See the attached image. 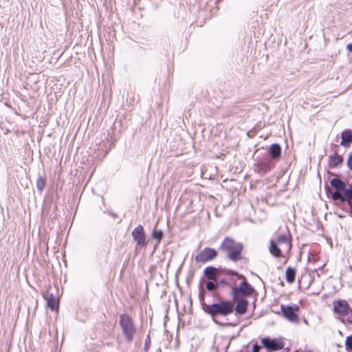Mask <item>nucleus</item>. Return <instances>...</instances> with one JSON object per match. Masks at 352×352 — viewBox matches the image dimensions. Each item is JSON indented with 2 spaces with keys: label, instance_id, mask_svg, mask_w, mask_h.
Instances as JSON below:
<instances>
[{
  "label": "nucleus",
  "instance_id": "f257e3e1",
  "mask_svg": "<svg viewBox=\"0 0 352 352\" xmlns=\"http://www.w3.org/2000/svg\"><path fill=\"white\" fill-rule=\"evenodd\" d=\"M244 245L241 242L236 241L230 236H226L219 246V250L226 253V258L234 263L243 258Z\"/></svg>",
  "mask_w": 352,
  "mask_h": 352
},
{
  "label": "nucleus",
  "instance_id": "f03ea898",
  "mask_svg": "<svg viewBox=\"0 0 352 352\" xmlns=\"http://www.w3.org/2000/svg\"><path fill=\"white\" fill-rule=\"evenodd\" d=\"M346 184L340 178L335 177L324 184V190L327 196L331 198L333 201H345V195L346 191Z\"/></svg>",
  "mask_w": 352,
  "mask_h": 352
},
{
  "label": "nucleus",
  "instance_id": "7ed1b4c3",
  "mask_svg": "<svg viewBox=\"0 0 352 352\" xmlns=\"http://www.w3.org/2000/svg\"><path fill=\"white\" fill-rule=\"evenodd\" d=\"M218 300L217 302L205 306L207 309L205 313L210 315L216 324H219L215 319L217 316H228L234 312V305L231 301L223 300L221 297Z\"/></svg>",
  "mask_w": 352,
  "mask_h": 352
},
{
  "label": "nucleus",
  "instance_id": "20e7f679",
  "mask_svg": "<svg viewBox=\"0 0 352 352\" xmlns=\"http://www.w3.org/2000/svg\"><path fill=\"white\" fill-rule=\"evenodd\" d=\"M221 273V276L218 279L220 287H229L231 290L236 286L238 280L244 278V276L237 271L226 267H223Z\"/></svg>",
  "mask_w": 352,
  "mask_h": 352
},
{
  "label": "nucleus",
  "instance_id": "39448f33",
  "mask_svg": "<svg viewBox=\"0 0 352 352\" xmlns=\"http://www.w3.org/2000/svg\"><path fill=\"white\" fill-rule=\"evenodd\" d=\"M272 158H270L265 153L256 156V162L254 164L256 173L263 176L270 171L274 166L275 163Z\"/></svg>",
  "mask_w": 352,
  "mask_h": 352
},
{
  "label": "nucleus",
  "instance_id": "423d86ee",
  "mask_svg": "<svg viewBox=\"0 0 352 352\" xmlns=\"http://www.w3.org/2000/svg\"><path fill=\"white\" fill-rule=\"evenodd\" d=\"M241 279H243V280L240 283L239 285L233 287L231 290L230 294L234 300H236L239 295L241 298H245L246 297L252 296L253 294H257L256 289L248 282L245 276Z\"/></svg>",
  "mask_w": 352,
  "mask_h": 352
},
{
  "label": "nucleus",
  "instance_id": "0eeeda50",
  "mask_svg": "<svg viewBox=\"0 0 352 352\" xmlns=\"http://www.w3.org/2000/svg\"><path fill=\"white\" fill-rule=\"evenodd\" d=\"M119 323L126 340L131 341L135 333V327L132 318L126 314H121L119 318Z\"/></svg>",
  "mask_w": 352,
  "mask_h": 352
},
{
  "label": "nucleus",
  "instance_id": "6e6552de",
  "mask_svg": "<svg viewBox=\"0 0 352 352\" xmlns=\"http://www.w3.org/2000/svg\"><path fill=\"white\" fill-rule=\"evenodd\" d=\"M280 310L283 316L289 322L297 323L299 322L298 312L300 307L298 305H281Z\"/></svg>",
  "mask_w": 352,
  "mask_h": 352
},
{
  "label": "nucleus",
  "instance_id": "1a4fd4ad",
  "mask_svg": "<svg viewBox=\"0 0 352 352\" xmlns=\"http://www.w3.org/2000/svg\"><path fill=\"white\" fill-rule=\"evenodd\" d=\"M218 256V252L212 248H205L195 256L197 263H206L213 261Z\"/></svg>",
  "mask_w": 352,
  "mask_h": 352
},
{
  "label": "nucleus",
  "instance_id": "9d476101",
  "mask_svg": "<svg viewBox=\"0 0 352 352\" xmlns=\"http://www.w3.org/2000/svg\"><path fill=\"white\" fill-rule=\"evenodd\" d=\"M333 305V312L340 316L344 317L346 314H349V311H351L352 308L345 300L339 299L334 300Z\"/></svg>",
  "mask_w": 352,
  "mask_h": 352
},
{
  "label": "nucleus",
  "instance_id": "9b49d317",
  "mask_svg": "<svg viewBox=\"0 0 352 352\" xmlns=\"http://www.w3.org/2000/svg\"><path fill=\"white\" fill-rule=\"evenodd\" d=\"M222 267L208 266L204 270V276L210 280H218L221 276Z\"/></svg>",
  "mask_w": 352,
  "mask_h": 352
},
{
  "label": "nucleus",
  "instance_id": "f8f14e48",
  "mask_svg": "<svg viewBox=\"0 0 352 352\" xmlns=\"http://www.w3.org/2000/svg\"><path fill=\"white\" fill-rule=\"evenodd\" d=\"M343 162V157L335 151L333 154L329 156L328 166L329 168H338L341 167Z\"/></svg>",
  "mask_w": 352,
  "mask_h": 352
},
{
  "label": "nucleus",
  "instance_id": "ddd939ff",
  "mask_svg": "<svg viewBox=\"0 0 352 352\" xmlns=\"http://www.w3.org/2000/svg\"><path fill=\"white\" fill-rule=\"evenodd\" d=\"M265 153L269 155L270 158H272L277 162L281 157L282 148L279 144L273 143L270 146L269 150Z\"/></svg>",
  "mask_w": 352,
  "mask_h": 352
},
{
  "label": "nucleus",
  "instance_id": "4468645a",
  "mask_svg": "<svg viewBox=\"0 0 352 352\" xmlns=\"http://www.w3.org/2000/svg\"><path fill=\"white\" fill-rule=\"evenodd\" d=\"M220 287L218 280H210L206 283V288L207 291L212 292V296L216 299H220L221 295L217 291L218 288Z\"/></svg>",
  "mask_w": 352,
  "mask_h": 352
},
{
  "label": "nucleus",
  "instance_id": "2eb2a0df",
  "mask_svg": "<svg viewBox=\"0 0 352 352\" xmlns=\"http://www.w3.org/2000/svg\"><path fill=\"white\" fill-rule=\"evenodd\" d=\"M249 306V301L245 298H241L234 306V311L236 315H243L246 313Z\"/></svg>",
  "mask_w": 352,
  "mask_h": 352
},
{
  "label": "nucleus",
  "instance_id": "dca6fc26",
  "mask_svg": "<svg viewBox=\"0 0 352 352\" xmlns=\"http://www.w3.org/2000/svg\"><path fill=\"white\" fill-rule=\"evenodd\" d=\"M44 298L47 300V307L52 311L57 310L59 305V300L57 295L47 292Z\"/></svg>",
  "mask_w": 352,
  "mask_h": 352
},
{
  "label": "nucleus",
  "instance_id": "f3484780",
  "mask_svg": "<svg viewBox=\"0 0 352 352\" xmlns=\"http://www.w3.org/2000/svg\"><path fill=\"white\" fill-rule=\"evenodd\" d=\"M341 142L340 144L344 148L350 147L352 144V130L344 129L340 134Z\"/></svg>",
  "mask_w": 352,
  "mask_h": 352
},
{
  "label": "nucleus",
  "instance_id": "a211bd4d",
  "mask_svg": "<svg viewBox=\"0 0 352 352\" xmlns=\"http://www.w3.org/2000/svg\"><path fill=\"white\" fill-rule=\"evenodd\" d=\"M132 236L133 239L137 242L138 244H145V234L143 227L142 226H138L133 230V231L132 232Z\"/></svg>",
  "mask_w": 352,
  "mask_h": 352
},
{
  "label": "nucleus",
  "instance_id": "6ab92c4d",
  "mask_svg": "<svg viewBox=\"0 0 352 352\" xmlns=\"http://www.w3.org/2000/svg\"><path fill=\"white\" fill-rule=\"evenodd\" d=\"M269 251L270 253L276 258L283 256L280 248L277 245L276 242L273 239H270V241Z\"/></svg>",
  "mask_w": 352,
  "mask_h": 352
},
{
  "label": "nucleus",
  "instance_id": "aec40b11",
  "mask_svg": "<svg viewBox=\"0 0 352 352\" xmlns=\"http://www.w3.org/2000/svg\"><path fill=\"white\" fill-rule=\"evenodd\" d=\"M284 346L285 344L281 338H272L269 352L281 350L284 348Z\"/></svg>",
  "mask_w": 352,
  "mask_h": 352
},
{
  "label": "nucleus",
  "instance_id": "412c9836",
  "mask_svg": "<svg viewBox=\"0 0 352 352\" xmlns=\"http://www.w3.org/2000/svg\"><path fill=\"white\" fill-rule=\"evenodd\" d=\"M278 243H285L288 248L287 254H289L292 248V243L291 239H289L288 236L286 234H279L277 236L276 241Z\"/></svg>",
  "mask_w": 352,
  "mask_h": 352
},
{
  "label": "nucleus",
  "instance_id": "4be33fe9",
  "mask_svg": "<svg viewBox=\"0 0 352 352\" xmlns=\"http://www.w3.org/2000/svg\"><path fill=\"white\" fill-rule=\"evenodd\" d=\"M296 269L292 267H288L285 271L286 281L289 284H292L293 283H294L296 279Z\"/></svg>",
  "mask_w": 352,
  "mask_h": 352
},
{
  "label": "nucleus",
  "instance_id": "5701e85b",
  "mask_svg": "<svg viewBox=\"0 0 352 352\" xmlns=\"http://www.w3.org/2000/svg\"><path fill=\"white\" fill-rule=\"evenodd\" d=\"M202 281L200 282L199 285V300L200 302V304L201 305L202 309L206 312V310L207 309L205 307L206 305H209L208 304H206L204 300V291L202 288Z\"/></svg>",
  "mask_w": 352,
  "mask_h": 352
},
{
  "label": "nucleus",
  "instance_id": "b1692460",
  "mask_svg": "<svg viewBox=\"0 0 352 352\" xmlns=\"http://www.w3.org/2000/svg\"><path fill=\"white\" fill-rule=\"evenodd\" d=\"M345 201H347L349 205L352 206V181L349 186L346 188Z\"/></svg>",
  "mask_w": 352,
  "mask_h": 352
},
{
  "label": "nucleus",
  "instance_id": "393cba45",
  "mask_svg": "<svg viewBox=\"0 0 352 352\" xmlns=\"http://www.w3.org/2000/svg\"><path fill=\"white\" fill-rule=\"evenodd\" d=\"M46 185L45 179L43 177H39L36 179V188L39 191H42Z\"/></svg>",
  "mask_w": 352,
  "mask_h": 352
},
{
  "label": "nucleus",
  "instance_id": "a878e982",
  "mask_svg": "<svg viewBox=\"0 0 352 352\" xmlns=\"http://www.w3.org/2000/svg\"><path fill=\"white\" fill-rule=\"evenodd\" d=\"M272 341V338H271L270 337H265V338H262V340H261V344H262L264 348H265L268 351V352L270 351V348L271 346Z\"/></svg>",
  "mask_w": 352,
  "mask_h": 352
},
{
  "label": "nucleus",
  "instance_id": "bb28decb",
  "mask_svg": "<svg viewBox=\"0 0 352 352\" xmlns=\"http://www.w3.org/2000/svg\"><path fill=\"white\" fill-rule=\"evenodd\" d=\"M345 349L347 352H352V334L346 338Z\"/></svg>",
  "mask_w": 352,
  "mask_h": 352
},
{
  "label": "nucleus",
  "instance_id": "cd10ccee",
  "mask_svg": "<svg viewBox=\"0 0 352 352\" xmlns=\"http://www.w3.org/2000/svg\"><path fill=\"white\" fill-rule=\"evenodd\" d=\"M344 316H346V318H341V322L344 324H352V309L351 311H349V314H346Z\"/></svg>",
  "mask_w": 352,
  "mask_h": 352
},
{
  "label": "nucleus",
  "instance_id": "c85d7f7f",
  "mask_svg": "<svg viewBox=\"0 0 352 352\" xmlns=\"http://www.w3.org/2000/svg\"><path fill=\"white\" fill-rule=\"evenodd\" d=\"M163 236L164 233L162 230H157L155 229V247L157 246V244L160 242L163 238Z\"/></svg>",
  "mask_w": 352,
  "mask_h": 352
},
{
  "label": "nucleus",
  "instance_id": "c756f323",
  "mask_svg": "<svg viewBox=\"0 0 352 352\" xmlns=\"http://www.w3.org/2000/svg\"><path fill=\"white\" fill-rule=\"evenodd\" d=\"M346 164L349 168L352 171V151L350 153L348 157Z\"/></svg>",
  "mask_w": 352,
  "mask_h": 352
},
{
  "label": "nucleus",
  "instance_id": "7c9ffc66",
  "mask_svg": "<svg viewBox=\"0 0 352 352\" xmlns=\"http://www.w3.org/2000/svg\"><path fill=\"white\" fill-rule=\"evenodd\" d=\"M261 348V346L258 343H255L252 346V350L251 352H256V351Z\"/></svg>",
  "mask_w": 352,
  "mask_h": 352
},
{
  "label": "nucleus",
  "instance_id": "2f4dec72",
  "mask_svg": "<svg viewBox=\"0 0 352 352\" xmlns=\"http://www.w3.org/2000/svg\"><path fill=\"white\" fill-rule=\"evenodd\" d=\"M346 50L349 52H352V43H349L347 45H346Z\"/></svg>",
  "mask_w": 352,
  "mask_h": 352
},
{
  "label": "nucleus",
  "instance_id": "473e14b6",
  "mask_svg": "<svg viewBox=\"0 0 352 352\" xmlns=\"http://www.w3.org/2000/svg\"><path fill=\"white\" fill-rule=\"evenodd\" d=\"M226 325L228 326V327H234V326L236 325V324L232 323V322H228V323H226Z\"/></svg>",
  "mask_w": 352,
  "mask_h": 352
},
{
  "label": "nucleus",
  "instance_id": "72a5a7b5",
  "mask_svg": "<svg viewBox=\"0 0 352 352\" xmlns=\"http://www.w3.org/2000/svg\"><path fill=\"white\" fill-rule=\"evenodd\" d=\"M327 174L329 175V176H331V175H334V174L331 172H330L329 170L327 171Z\"/></svg>",
  "mask_w": 352,
  "mask_h": 352
},
{
  "label": "nucleus",
  "instance_id": "f704fd0d",
  "mask_svg": "<svg viewBox=\"0 0 352 352\" xmlns=\"http://www.w3.org/2000/svg\"><path fill=\"white\" fill-rule=\"evenodd\" d=\"M250 133H251V131H248V136H250Z\"/></svg>",
  "mask_w": 352,
  "mask_h": 352
},
{
  "label": "nucleus",
  "instance_id": "c9c22d12",
  "mask_svg": "<svg viewBox=\"0 0 352 352\" xmlns=\"http://www.w3.org/2000/svg\"><path fill=\"white\" fill-rule=\"evenodd\" d=\"M302 352H313L311 350H309L307 351H302Z\"/></svg>",
  "mask_w": 352,
  "mask_h": 352
},
{
  "label": "nucleus",
  "instance_id": "e433bc0d",
  "mask_svg": "<svg viewBox=\"0 0 352 352\" xmlns=\"http://www.w3.org/2000/svg\"><path fill=\"white\" fill-rule=\"evenodd\" d=\"M157 352H161V349H159V350H157Z\"/></svg>",
  "mask_w": 352,
  "mask_h": 352
},
{
  "label": "nucleus",
  "instance_id": "4c0bfd02",
  "mask_svg": "<svg viewBox=\"0 0 352 352\" xmlns=\"http://www.w3.org/2000/svg\"><path fill=\"white\" fill-rule=\"evenodd\" d=\"M157 352H161V349H159V350H157Z\"/></svg>",
  "mask_w": 352,
  "mask_h": 352
},
{
  "label": "nucleus",
  "instance_id": "58836bf2",
  "mask_svg": "<svg viewBox=\"0 0 352 352\" xmlns=\"http://www.w3.org/2000/svg\"><path fill=\"white\" fill-rule=\"evenodd\" d=\"M155 208L157 207V201H155Z\"/></svg>",
  "mask_w": 352,
  "mask_h": 352
}]
</instances>
